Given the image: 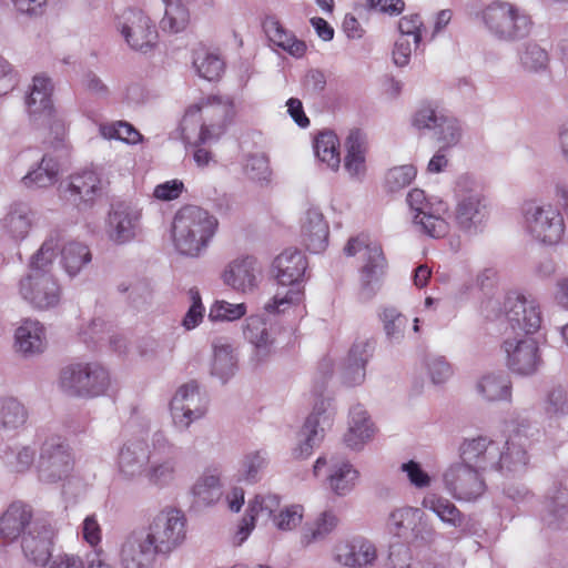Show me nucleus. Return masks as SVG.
<instances>
[{
    "instance_id": "nucleus-1",
    "label": "nucleus",
    "mask_w": 568,
    "mask_h": 568,
    "mask_svg": "<svg viewBox=\"0 0 568 568\" xmlns=\"http://www.w3.org/2000/svg\"><path fill=\"white\" fill-rule=\"evenodd\" d=\"M217 219L197 205H184L172 222V239L176 251L186 256H199L215 235Z\"/></svg>"
},
{
    "instance_id": "nucleus-2",
    "label": "nucleus",
    "mask_w": 568,
    "mask_h": 568,
    "mask_svg": "<svg viewBox=\"0 0 568 568\" xmlns=\"http://www.w3.org/2000/svg\"><path fill=\"white\" fill-rule=\"evenodd\" d=\"M233 112L232 103L212 95L201 103L191 105L181 122L182 136L191 141L192 133L197 129L195 144H205L217 140L225 131Z\"/></svg>"
},
{
    "instance_id": "nucleus-3",
    "label": "nucleus",
    "mask_w": 568,
    "mask_h": 568,
    "mask_svg": "<svg viewBox=\"0 0 568 568\" xmlns=\"http://www.w3.org/2000/svg\"><path fill=\"white\" fill-rule=\"evenodd\" d=\"M478 17L493 38L507 43L527 38L534 27L530 14L509 1H491L483 8Z\"/></svg>"
},
{
    "instance_id": "nucleus-4",
    "label": "nucleus",
    "mask_w": 568,
    "mask_h": 568,
    "mask_svg": "<svg viewBox=\"0 0 568 568\" xmlns=\"http://www.w3.org/2000/svg\"><path fill=\"white\" fill-rule=\"evenodd\" d=\"M307 268L305 255L297 248H287L275 257L272 272L277 284L285 291L277 290L272 303L265 305L270 313L282 312L284 306L297 304L303 296L302 278Z\"/></svg>"
},
{
    "instance_id": "nucleus-5",
    "label": "nucleus",
    "mask_w": 568,
    "mask_h": 568,
    "mask_svg": "<svg viewBox=\"0 0 568 568\" xmlns=\"http://www.w3.org/2000/svg\"><path fill=\"white\" fill-rule=\"evenodd\" d=\"M454 222L469 235L480 233L490 215V204L481 186L470 176L462 175L456 182Z\"/></svg>"
},
{
    "instance_id": "nucleus-6",
    "label": "nucleus",
    "mask_w": 568,
    "mask_h": 568,
    "mask_svg": "<svg viewBox=\"0 0 568 568\" xmlns=\"http://www.w3.org/2000/svg\"><path fill=\"white\" fill-rule=\"evenodd\" d=\"M111 384L108 369L99 363H75L61 371L60 386L70 396L94 398L106 393Z\"/></svg>"
},
{
    "instance_id": "nucleus-7",
    "label": "nucleus",
    "mask_w": 568,
    "mask_h": 568,
    "mask_svg": "<svg viewBox=\"0 0 568 568\" xmlns=\"http://www.w3.org/2000/svg\"><path fill=\"white\" fill-rule=\"evenodd\" d=\"M144 536L160 557L168 558L186 539V517L174 507H165L155 514Z\"/></svg>"
},
{
    "instance_id": "nucleus-8",
    "label": "nucleus",
    "mask_w": 568,
    "mask_h": 568,
    "mask_svg": "<svg viewBox=\"0 0 568 568\" xmlns=\"http://www.w3.org/2000/svg\"><path fill=\"white\" fill-rule=\"evenodd\" d=\"M363 251V266L359 270V298L372 300L381 287V282L387 268V261L378 244H366L359 237H352L344 247L347 256H354Z\"/></svg>"
},
{
    "instance_id": "nucleus-9",
    "label": "nucleus",
    "mask_w": 568,
    "mask_h": 568,
    "mask_svg": "<svg viewBox=\"0 0 568 568\" xmlns=\"http://www.w3.org/2000/svg\"><path fill=\"white\" fill-rule=\"evenodd\" d=\"M527 232L538 242L547 245L557 244L565 231L560 212L550 204L528 203L524 207Z\"/></svg>"
},
{
    "instance_id": "nucleus-10",
    "label": "nucleus",
    "mask_w": 568,
    "mask_h": 568,
    "mask_svg": "<svg viewBox=\"0 0 568 568\" xmlns=\"http://www.w3.org/2000/svg\"><path fill=\"white\" fill-rule=\"evenodd\" d=\"M37 468L40 480L45 483H57L70 475L73 460L62 437L50 436L42 443Z\"/></svg>"
},
{
    "instance_id": "nucleus-11",
    "label": "nucleus",
    "mask_w": 568,
    "mask_h": 568,
    "mask_svg": "<svg viewBox=\"0 0 568 568\" xmlns=\"http://www.w3.org/2000/svg\"><path fill=\"white\" fill-rule=\"evenodd\" d=\"M504 307L508 321L506 334L532 336L540 328L541 312L535 298L510 293Z\"/></svg>"
},
{
    "instance_id": "nucleus-12",
    "label": "nucleus",
    "mask_w": 568,
    "mask_h": 568,
    "mask_svg": "<svg viewBox=\"0 0 568 568\" xmlns=\"http://www.w3.org/2000/svg\"><path fill=\"white\" fill-rule=\"evenodd\" d=\"M406 201L414 213V225L419 232L433 239L444 237L448 233L449 224L439 215L440 211H445L443 202H438L434 207L420 189L409 191Z\"/></svg>"
},
{
    "instance_id": "nucleus-13",
    "label": "nucleus",
    "mask_w": 568,
    "mask_h": 568,
    "mask_svg": "<svg viewBox=\"0 0 568 568\" xmlns=\"http://www.w3.org/2000/svg\"><path fill=\"white\" fill-rule=\"evenodd\" d=\"M480 471L464 462L452 465L443 476L446 490L457 500L478 499L486 490Z\"/></svg>"
},
{
    "instance_id": "nucleus-14",
    "label": "nucleus",
    "mask_w": 568,
    "mask_h": 568,
    "mask_svg": "<svg viewBox=\"0 0 568 568\" xmlns=\"http://www.w3.org/2000/svg\"><path fill=\"white\" fill-rule=\"evenodd\" d=\"M503 348L508 368L518 375L528 376L537 372L541 358L532 336L507 334Z\"/></svg>"
},
{
    "instance_id": "nucleus-15",
    "label": "nucleus",
    "mask_w": 568,
    "mask_h": 568,
    "mask_svg": "<svg viewBox=\"0 0 568 568\" xmlns=\"http://www.w3.org/2000/svg\"><path fill=\"white\" fill-rule=\"evenodd\" d=\"M21 297L38 310H49L59 305L62 290L53 274L38 273L26 275L19 282Z\"/></svg>"
},
{
    "instance_id": "nucleus-16",
    "label": "nucleus",
    "mask_w": 568,
    "mask_h": 568,
    "mask_svg": "<svg viewBox=\"0 0 568 568\" xmlns=\"http://www.w3.org/2000/svg\"><path fill=\"white\" fill-rule=\"evenodd\" d=\"M277 333V326L262 315H252L245 320L243 336L252 346L253 362L264 363L275 353Z\"/></svg>"
},
{
    "instance_id": "nucleus-17",
    "label": "nucleus",
    "mask_w": 568,
    "mask_h": 568,
    "mask_svg": "<svg viewBox=\"0 0 568 568\" xmlns=\"http://www.w3.org/2000/svg\"><path fill=\"white\" fill-rule=\"evenodd\" d=\"M126 43L136 51L146 53L158 41V31L151 19L142 10L129 9L123 14L120 27Z\"/></svg>"
},
{
    "instance_id": "nucleus-18",
    "label": "nucleus",
    "mask_w": 568,
    "mask_h": 568,
    "mask_svg": "<svg viewBox=\"0 0 568 568\" xmlns=\"http://www.w3.org/2000/svg\"><path fill=\"white\" fill-rule=\"evenodd\" d=\"M141 231V211L135 206L120 202L111 205L105 232L116 244H125L136 237Z\"/></svg>"
},
{
    "instance_id": "nucleus-19",
    "label": "nucleus",
    "mask_w": 568,
    "mask_h": 568,
    "mask_svg": "<svg viewBox=\"0 0 568 568\" xmlns=\"http://www.w3.org/2000/svg\"><path fill=\"white\" fill-rule=\"evenodd\" d=\"M52 90L49 78L36 75L30 92L26 97L27 111L31 121L38 125L54 124L58 129H63V125L53 116Z\"/></svg>"
},
{
    "instance_id": "nucleus-20",
    "label": "nucleus",
    "mask_w": 568,
    "mask_h": 568,
    "mask_svg": "<svg viewBox=\"0 0 568 568\" xmlns=\"http://www.w3.org/2000/svg\"><path fill=\"white\" fill-rule=\"evenodd\" d=\"M542 528L548 531H568V488L554 485L542 498L539 513Z\"/></svg>"
},
{
    "instance_id": "nucleus-21",
    "label": "nucleus",
    "mask_w": 568,
    "mask_h": 568,
    "mask_svg": "<svg viewBox=\"0 0 568 568\" xmlns=\"http://www.w3.org/2000/svg\"><path fill=\"white\" fill-rule=\"evenodd\" d=\"M329 403L321 399L315 403L313 412L307 416L305 423L300 430V444L294 449L296 458H306L312 455L314 447L318 446L324 438L323 424L331 418L327 413Z\"/></svg>"
},
{
    "instance_id": "nucleus-22",
    "label": "nucleus",
    "mask_w": 568,
    "mask_h": 568,
    "mask_svg": "<svg viewBox=\"0 0 568 568\" xmlns=\"http://www.w3.org/2000/svg\"><path fill=\"white\" fill-rule=\"evenodd\" d=\"M53 531L49 525L34 521L22 535L21 548L28 561L45 566L51 558Z\"/></svg>"
},
{
    "instance_id": "nucleus-23",
    "label": "nucleus",
    "mask_w": 568,
    "mask_h": 568,
    "mask_svg": "<svg viewBox=\"0 0 568 568\" xmlns=\"http://www.w3.org/2000/svg\"><path fill=\"white\" fill-rule=\"evenodd\" d=\"M199 385L192 381L182 385L173 396L170 408L171 415L176 425L189 427L190 424L201 418L205 409L200 404Z\"/></svg>"
},
{
    "instance_id": "nucleus-24",
    "label": "nucleus",
    "mask_w": 568,
    "mask_h": 568,
    "mask_svg": "<svg viewBox=\"0 0 568 568\" xmlns=\"http://www.w3.org/2000/svg\"><path fill=\"white\" fill-rule=\"evenodd\" d=\"M158 557V551L153 549L143 531L129 534L120 550L122 568H153Z\"/></svg>"
},
{
    "instance_id": "nucleus-25",
    "label": "nucleus",
    "mask_w": 568,
    "mask_h": 568,
    "mask_svg": "<svg viewBox=\"0 0 568 568\" xmlns=\"http://www.w3.org/2000/svg\"><path fill=\"white\" fill-rule=\"evenodd\" d=\"M459 454L462 462L483 471L491 470L498 456V443L487 436L466 438L460 444Z\"/></svg>"
},
{
    "instance_id": "nucleus-26",
    "label": "nucleus",
    "mask_w": 568,
    "mask_h": 568,
    "mask_svg": "<svg viewBox=\"0 0 568 568\" xmlns=\"http://www.w3.org/2000/svg\"><path fill=\"white\" fill-rule=\"evenodd\" d=\"M68 199L79 209H88L102 195V182L92 170L73 174L67 189Z\"/></svg>"
},
{
    "instance_id": "nucleus-27",
    "label": "nucleus",
    "mask_w": 568,
    "mask_h": 568,
    "mask_svg": "<svg viewBox=\"0 0 568 568\" xmlns=\"http://www.w3.org/2000/svg\"><path fill=\"white\" fill-rule=\"evenodd\" d=\"M37 220V212L24 201H13L1 219L3 231L14 241L24 240Z\"/></svg>"
},
{
    "instance_id": "nucleus-28",
    "label": "nucleus",
    "mask_w": 568,
    "mask_h": 568,
    "mask_svg": "<svg viewBox=\"0 0 568 568\" xmlns=\"http://www.w3.org/2000/svg\"><path fill=\"white\" fill-rule=\"evenodd\" d=\"M151 458V450L142 439L128 440L118 455V467L126 478H134L144 474Z\"/></svg>"
},
{
    "instance_id": "nucleus-29",
    "label": "nucleus",
    "mask_w": 568,
    "mask_h": 568,
    "mask_svg": "<svg viewBox=\"0 0 568 568\" xmlns=\"http://www.w3.org/2000/svg\"><path fill=\"white\" fill-rule=\"evenodd\" d=\"M257 261L253 256H244L232 261L224 270L223 282L239 292H251L257 285Z\"/></svg>"
},
{
    "instance_id": "nucleus-30",
    "label": "nucleus",
    "mask_w": 568,
    "mask_h": 568,
    "mask_svg": "<svg viewBox=\"0 0 568 568\" xmlns=\"http://www.w3.org/2000/svg\"><path fill=\"white\" fill-rule=\"evenodd\" d=\"M528 464V455L521 437L516 435L509 438L503 446L498 444V456L491 470L505 475H518L525 471Z\"/></svg>"
},
{
    "instance_id": "nucleus-31",
    "label": "nucleus",
    "mask_w": 568,
    "mask_h": 568,
    "mask_svg": "<svg viewBox=\"0 0 568 568\" xmlns=\"http://www.w3.org/2000/svg\"><path fill=\"white\" fill-rule=\"evenodd\" d=\"M328 224L324 220L323 213L311 207L306 211L302 223V240L311 253L323 252L328 244Z\"/></svg>"
},
{
    "instance_id": "nucleus-32",
    "label": "nucleus",
    "mask_w": 568,
    "mask_h": 568,
    "mask_svg": "<svg viewBox=\"0 0 568 568\" xmlns=\"http://www.w3.org/2000/svg\"><path fill=\"white\" fill-rule=\"evenodd\" d=\"M33 523L31 507L21 501H14L0 517V537L12 541L21 534L23 535Z\"/></svg>"
},
{
    "instance_id": "nucleus-33",
    "label": "nucleus",
    "mask_w": 568,
    "mask_h": 568,
    "mask_svg": "<svg viewBox=\"0 0 568 568\" xmlns=\"http://www.w3.org/2000/svg\"><path fill=\"white\" fill-rule=\"evenodd\" d=\"M377 558L374 544L365 538H354L336 549V560L347 567H365L373 565Z\"/></svg>"
},
{
    "instance_id": "nucleus-34",
    "label": "nucleus",
    "mask_w": 568,
    "mask_h": 568,
    "mask_svg": "<svg viewBox=\"0 0 568 568\" xmlns=\"http://www.w3.org/2000/svg\"><path fill=\"white\" fill-rule=\"evenodd\" d=\"M375 343L369 339L357 341L348 352L343 381L348 386L359 385L365 379V365L372 357Z\"/></svg>"
},
{
    "instance_id": "nucleus-35",
    "label": "nucleus",
    "mask_w": 568,
    "mask_h": 568,
    "mask_svg": "<svg viewBox=\"0 0 568 568\" xmlns=\"http://www.w3.org/2000/svg\"><path fill=\"white\" fill-rule=\"evenodd\" d=\"M212 348L213 359L211 364V375L225 384L237 371L235 349L225 337H216L212 342Z\"/></svg>"
},
{
    "instance_id": "nucleus-36",
    "label": "nucleus",
    "mask_w": 568,
    "mask_h": 568,
    "mask_svg": "<svg viewBox=\"0 0 568 568\" xmlns=\"http://www.w3.org/2000/svg\"><path fill=\"white\" fill-rule=\"evenodd\" d=\"M14 346L26 356L42 353L45 347L43 325L38 321L24 320L16 329Z\"/></svg>"
},
{
    "instance_id": "nucleus-37",
    "label": "nucleus",
    "mask_w": 568,
    "mask_h": 568,
    "mask_svg": "<svg viewBox=\"0 0 568 568\" xmlns=\"http://www.w3.org/2000/svg\"><path fill=\"white\" fill-rule=\"evenodd\" d=\"M263 29L268 40L295 58H302L306 52V44L288 32L275 17H266Z\"/></svg>"
},
{
    "instance_id": "nucleus-38",
    "label": "nucleus",
    "mask_w": 568,
    "mask_h": 568,
    "mask_svg": "<svg viewBox=\"0 0 568 568\" xmlns=\"http://www.w3.org/2000/svg\"><path fill=\"white\" fill-rule=\"evenodd\" d=\"M280 506V497L275 494L257 495L250 504L246 515L243 517L237 530L240 542L244 541L254 528L255 519L260 514H266L268 517L274 516V513Z\"/></svg>"
},
{
    "instance_id": "nucleus-39",
    "label": "nucleus",
    "mask_w": 568,
    "mask_h": 568,
    "mask_svg": "<svg viewBox=\"0 0 568 568\" xmlns=\"http://www.w3.org/2000/svg\"><path fill=\"white\" fill-rule=\"evenodd\" d=\"M373 424L367 412L359 404L349 410V429L344 437L347 447L359 449L373 436Z\"/></svg>"
},
{
    "instance_id": "nucleus-40",
    "label": "nucleus",
    "mask_w": 568,
    "mask_h": 568,
    "mask_svg": "<svg viewBox=\"0 0 568 568\" xmlns=\"http://www.w3.org/2000/svg\"><path fill=\"white\" fill-rule=\"evenodd\" d=\"M58 175L59 162L55 158L44 154L37 168L21 179V183L27 189L49 187L58 181Z\"/></svg>"
},
{
    "instance_id": "nucleus-41",
    "label": "nucleus",
    "mask_w": 568,
    "mask_h": 568,
    "mask_svg": "<svg viewBox=\"0 0 568 568\" xmlns=\"http://www.w3.org/2000/svg\"><path fill=\"white\" fill-rule=\"evenodd\" d=\"M192 494L195 503L201 506H211L220 500L222 485L217 470H205L193 485Z\"/></svg>"
},
{
    "instance_id": "nucleus-42",
    "label": "nucleus",
    "mask_w": 568,
    "mask_h": 568,
    "mask_svg": "<svg viewBox=\"0 0 568 568\" xmlns=\"http://www.w3.org/2000/svg\"><path fill=\"white\" fill-rule=\"evenodd\" d=\"M478 394L486 400L509 399L511 396V384L507 374L489 373L484 375L476 385Z\"/></svg>"
},
{
    "instance_id": "nucleus-43",
    "label": "nucleus",
    "mask_w": 568,
    "mask_h": 568,
    "mask_svg": "<svg viewBox=\"0 0 568 568\" xmlns=\"http://www.w3.org/2000/svg\"><path fill=\"white\" fill-rule=\"evenodd\" d=\"M346 156L344 166L352 176L365 171V136L359 130L351 131L345 141Z\"/></svg>"
},
{
    "instance_id": "nucleus-44",
    "label": "nucleus",
    "mask_w": 568,
    "mask_h": 568,
    "mask_svg": "<svg viewBox=\"0 0 568 568\" xmlns=\"http://www.w3.org/2000/svg\"><path fill=\"white\" fill-rule=\"evenodd\" d=\"M422 505L449 526L459 528L465 524V515L445 497L432 494L424 497Z\"/></svg>"
},
{
    "instance_id": "nucleus-45",
    "label": "nucleus",
    "mask_w": 568,
    "mask_h": 568,
    "mask_svg": "<svg viewBox=\"0 0 568 568\" xmlns=\"http://www.w3.org/2000/svg\"><path fill=\"white\" fill-rule=\"evenodd\" d=\"M178 459L175 457H151L144 471V477L152 486L164 488L175 478Z\"/></svg>"
},
{
    "instance_id": "nucleus-46",
    "label": "nucleus",
    "mask_w": 568,
    "mask_h": 568,
    "mask_svg": "<svg viewBox=\"0 0 568 568\" xmlns=\"http://www.w3.org/2000/svg\"><path fill=\"white\" fill-rule=\"evenodd\" d=\"M92 260L88 245L80 242H70L61 250V263L70 277L77 276Z\"/></svg>"
},
{
    "instance_id": "nucleus-47",
    "label": "nucleus",
    "mask_w": 568,
    "mask_h": 568,
    "mask_svg": "<svg viewBox=\"0 0 568 568\" xmlns=\"http://www.w3.org/2000/svg\"><path fill=\"white\" fill-rule=\"evenodd\" d=\"M28 419V412L14 397H0V430L16 432Z\"/></svg>"
},
{
    "instance_id": "nucleus-48",
    "label": "nucleus",
    "mask_w": 568,
    "mask_h": 568,
    "mask_svg": "<svg viewBox=\"0 0 568 568\" xmlns=\"http://www.w3.org/2000/svg\"><path fill=\"white\" fill-rule=\"evenodd\" d=\"M358 471L348 462L333 464L329 468L328 485L338 496L347 495L355 486Z\"/></svg>"
},
{
    "instance_id": "nucleus-49",
    "label": "nucleus",
    "mask_w": 568,
    "mask_h": 568,
    "mask_svg": "<svg viewBox=\"0 0 568 568\" xmlns=\"http://www.w3.org/2000/svg\"><path fill=\"white\" fill-rule=\"evenodd\" d=\"M339 141L331 131L321 132L314 141V152L317 159L326 163L332 170L339 168L341 158L338 152Z\"/></svg>"
},
{
    "instance_id": "nucleus-50",
    "label": "nucleus",
    "mask_w": 568,
    "mask_h": 568,
    "mask_svg": "<svg viewBox=\"0 0 568 568\" xmlns=\"http://www.w3.org/2000/svg\"><path fill=\"white\" fill-rule=\"evenodd\" d=\"M419 508L402 507L393 510L387 519L386 528L389 534L396 537H405L408 531L412 532Z\"/></svg>"
},
{
    "instance_id": "nucleus-51",
    "label": "nucleus",
    "mask_w": 568,
    "mask_h": 568,
    "mask_svg": "<svg viewBox=\"0 0 568 568\" xmlns=\"http://www.w3.org/2000/svg\"><path fill=\"white\" fill-rule=\"evenodd\" d=\"M193 65L197 74L207 80H217L224 71L223 60L215 53L199 50L194 53Z\"/></svg>"
},
{
    "instance_id": "nucleus-52",
    "label": "nucleus",
    "mask_w": 568,
    "mask_h": 568,
    "mask_svg": "<svg viewBox=\"0 0 568 568\" xmlns=\"http://www.w3.org/2000/svg\"><path fill=\"white\" fill-rule=\"evenodd\" d=\"M165 10L161 20V28L164 31L180 32L185 29L190 14L187 9L180 1L162 0Z\"/></svg>"
},
{
    "instance_id": "nucleus-53",
    "label": "nucleus",
    "mask_w": 568,
    "mask_h": 568,
    "mask_svg": "<svg viewBox=\"0 0 568 568\" xmlns=\"http://www.w3.org/2000/svg\"><path fill=\"white\" fill-rule=\"evenodd\" d=\"M58 244L53 239L45 240L36 254L32 255L29 263V273L34 275L38 273L52 274L53 262L57 256Z\"/></svg>"
},
{
    "instance_id": "nucleus-54",
    "label": "nucleus",
    "mask_w": 568,
    "mask_h": 568,
    "mask_svg": "<svg viewBox=\"0 0 568 568\" xmlns=\"http://www.w3.org/2000/svg\"><path fill=\"white\" fill-rule=\"evenodd\" d=\"M387 338L392 343H399L408 324V320L397 308L385 307L379 314Z\"/></svg>"
},
{
    "instance_id": "nucleus-55",
    "label": "nucleus",
    "mask_w": 568,
    "mask_h": 568,
    "mask_svg": "<svg viewBox=\"0 0 568 568\" xmlns=\"http://www.w3.org/2000/svg\"><path fill=\"white\" fill-rule=\"evenodd\" d=\"M338 519L331 510L323 511L315 520L314 526L304 530L302 544L307 546L314 541L324 539L337 526Z\"/></svg>"
},
{
    "instance_id": "nucleus-56",
    "label": "nucleus",
    "mask_w": 568,
    "mask_h": 568,
    "mask_svg": "<svg viewBox=\"0 0 568 568\" xmlns=\"http://www.w3.org/2000/svg\"><path fill=\"white\" fill-rule=\"evenodd\" d=\"M48 564V568H112L99 552H95L92 558H88L87 565L80 556L72 554L54 556Z\"/></svg>"
},
{
    "instance_id": "nucleus-57",
    "label": "nucleus",
    "mask_w": 568,
    "mask_h": 568,
    "mask_svg": "<svg viewBox=\"0 0 568 568\" xmlns=\"http://www.w3.org/2000/svg\"><path fill=\"white\" fill-rule=\"evenodd\" d=\"M521 67L529 72L544 70L548 63V53L540 45L528 42L519 53Z\"/></svg>"
},
{
    "instance_id": "nucleus-58",
    "label": "nucleus",
    "mask_w": 568,
    "mask_h": 568,
    "mask_svg": "<svg viewBox=\"0 0 568 568\" xmlns=\"http://www.w3.org/2000/svg\"><path fill=\"white\" fill-rule=\"evenodd\" d=\"M246 313L244 303L232 304L226 301H215L210 308L209 320L212 322H232L240 320Z\"/></svg>"
},
{
    "instance_id": "nucleus-59",
    "label": "nucleus",
    "mask_w": 568,
    "mask_h": 568,
    "mask_svg": "<svg viewBox=\"0 0 568 568\" xmlns=\"http://www.w3.org/2000/svg\"><path fill=\"white\" fill-rule=\"evenodd\" d=\"M416 517H418V519L415 520V525L412 530L413 541L426 546L434 545L438 539L439 534L434 528L428 516L419 508Z\"/></svg>"
},
{
    "instance_id": "nucleus-60",
    "label": "nucleus",
    "mask_w": 568,
    "mask_h": 568,
    "mask_svg": "<svg viewBox=\"0 0 568 568\" xmlns=\"http://www.w3.org/2000/svg\"><path fill=\"white\" fill-rule=\"evenodd\" d=\"M425 365L433 384H443L453 375L452 366L444 356L429 354L425 357Z\"/></svg>"
},
{
    "instance_id": "nucleus-61",
    "label": "nucleus",
    "mask_w": 568,
    "mask_h": 568,
    "mask_svg": "<svg viewBox=\"0 0 568 568\" xmlns=\"http://www.w3.org/2000/svg\"><path fill=\"white\" fill-rule=\"evenodd\" d=\"M416 176V169L413 165H400L388 170L385 184L388 191L396 192L410 184Z\"/></svg>"
},
{
    "instance_id": "nucleus-62",
    "label": "nucleus",
    "mask_w": 568,
    "mask_h": 568,
    "mask_svg": "<svg viewBox=\"0 0 568 568\" xmlns=\"http://www.w3.org/2000/svg\"><path fill=\"white\" fill-rule=\"evenodd\" d=\"M545 412L548 417L556 419L568 415V397L561 387L552 388L548 393Z\"/></svg>"
},
{
    "instance_id": "nucleus-63",
    "label": "nucleus",
    "mask_w": 568,
    "mask_h": 568,
    "mask_svg": "<svg viewBox=\"0 0 568 568\" xmlns=\"http://www.w3.org/2000/svg\"><path fill=\"white\" fill-rule=\"evenodd\" d=\"M437 139L443 143V149L456 145L462 138V128L454 118L445 116L436 130Z\"/></svg>"
},
{
    "instance_id": "nucleus-64",
    "label": "nucleus",
    "mask_w": 568,
    "mask_h": 568,
    "mask_svg": "<svg viewBox=\"0 0 568 568\" xmlns=\"http://www.w3.org/2000/svg\"><path fill=\"white\" fill-rule=\"evenodd\" d=\"M387 568H412V551L408 545L396 541L389 546Z\"/></svg>"
}]
</instances>
